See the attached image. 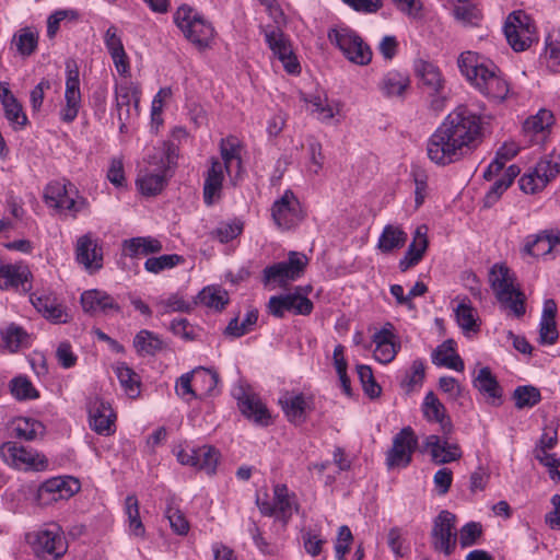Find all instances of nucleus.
I'll use <instances>...</instances> for the list:
<instances>
[{"instance_id": "8", "label": "nucleus", "mask_w": 560, "mask_h": 560, "mask_svg": "<svg viewBox=\"0 0 560 560\" xmlns=\"http://www.w3.org/2000/svg\"><path fill=\"white\" fill-rule=\"evenodd\" d=\"M308 264L303 253L290 252L288 260L267 266L262 271V281L266 285L285 287L300 279Z\"/></svg>"}, {"instance_id": "32", "label": "nucleus", "mask_w": 560, "mask_h": 560, "mask_svg": "<svg viewBox=\"0 0 560 560\" xmlns=\"http://www.w3.org/2000/svg\"><path fill=\"white\" fill-rule=\"evenodd\" d=\"M225 172L223 164L219 160H211V165L207 171L203 184V199L207 205H212L221 197Z\"/></svg>"}, {"instance_id": "23", "label": "nucleus", "mask_w": 560, "mask_h": 560, "mask_svg": "<svg viewBox=\"0 0 560 560\" xmlns=\"http://www.w3.org/2000/svg\"><path fill=\"white\" fill-rule=\"evenodd\" d=\"M90 427L98 434L109 435L115 431L116 416L108 402L95 398L89 407Z\"/></svg>"}, {"instance_id": "48", "label": "nucleus", "mask_w": 560, "mask_h": 560, "mask_svg": "<svg viewBox=\"0 0 560 560\" xmlns=\"http://www.w3.org/2000/svg\"><path fill=\"white\" fill-rule=\"evenodd\" d=\"M194 386L199 398L214 393L219 383V375L209 369L197 368L192 371Z\"/></svg>"}, {"instance_id": "62", "label": "nucleus", "mask_w": 560, "mask_h": 560, "mask_svg": "<svg viewBox=\"0 0 560 560\" xmlns=\"http://www.w3.org/2000/svg\"><path fill=\"white\" fill-rule=\"evenodd\" d=\"M551 450L536 448L534 450L535 458L548 469L552 480H560V458L550 452Z\"/></svg>"}, {"instance_id": "49", "label": "nucleus", "mask_w": 560, "mask_h": 560, "mask_svg": "<svg viewBox=\"0 0 560 560\" xmlns=\"http://www.w3.org/2000/svg\"><path fill=\"white\" fill-rule=\"evenodd\" d=\"M198 301L200 304L213 308V310H222L229 302L228 292L220 287H206L203 288L198 296Z\"/></svg>"}, {"instance_id": "54", "label": "nucleus", "mask_w": 560, "mask_h": 560, "mask_svg": "<svg viewBox=\"0 0 560 560\" xmlns=\"http://www.w3.org/2000/svg\"><path fill=\"white\" fill-rule=\"evenodd\" d=\"M80 13L74 9H60L52 12L47 19V36L52 38L56 36L61 23L77 22Z\"/></svg>"}, {"instance_id": "64", "label": "nucleus", "mask_w": 560, "mask_h": 560, "mask_svg": "<svg viewBox=\"0 0 560 560\" xmlns=\"http://www.w3.org/2000/svg\"><path fill=\"white\" fill-rule=\"evenodd\" d=\"M357 371L365 394L371 398L378 397L382 389L374 380L372 369L369 365L361 364L357 366Z\"/></svg>"}, {"instance_id": "17", "label": "nucleus", "mask_w": 560, "mask_h": 560, "mask_svg": "<svg viewBox=\"0 0 560 560\" xmlns=\"http://www.w3.org/2000/svg\"><path fill=\"white\" fill-rule=\"evenodd\" d=\"M456 516L450 511L443 510L433 521L432 545L435 550L450 556L456 546L455 533Z\"/></svg>"}, {"instance_id": "61", "label": "nucleus", "mask_w": 560, "mask_h": 560, "mask_svg": "<svg viewBox=\"0 0 560 560\" xmlns=\"http://www.w3.org/2000/svg\"><path fill=\"white\" fill-rule=\"evenodd\" d=\"M198 464L197 468L213 474L219 463L220 454L219 451L213 446L203 445L198 447Z\"/></svg>"}, {"instance_id": "11", "label": "nucleus", "mask_w": 560, "mask_h": 560, "mask_svg": "<svg viewBox=\"0 0 560 560\" xmlns=\"http://www.w3.org/2000/svg\"><path fill=\"white\" fill-rule=\"evenodd\" d=\"M560 173V153L555 151L541 158L535 167L523 174L518 184L525 194L541 191Z\"/></svg>"}, {"instance_id": "18", "label": "nucleus", "mask_w": 560, "mask_h": 560, "mask_svg": "<svg viewBox=\"0 0 560 560\" xmlns=\"http://www.w3.org/2000/svg\"><path fill=\"white\" fill-rule=\"evenodd\" d=\"M418 439L410 427L401 429L393 439V446L387 452L386 463L389 468L406 467L410 464Z\"/></svg>"}, {"instance_id": "22", "label": "nucleus", "mask_w": 560, "mask_h": 560, "mask_svg": "<svg viewBox=\"0 0 560 560\" xmlns=\"http://www.w3.org/2000/svg\"><path fill=\"white\" fill-rule=\"evenodd\" d=\"M77 261L93 273L103 266V253L97 240L91 233L79 237L75 247Z\"/></svg>"}, {"instance_id": "60", "label": "nucleus", "mask_w": 560, "mask_h": 560, "mask_svg": "<svg viewBox=\"0 0 560 560\" xmlns=\"http://www.w3.org/2000/svg\"><path fill=\"white\" fill-rule=\"evenodd\" d=\"M387 545L396 558L405 557L409 551L406 534L400 527H392L387 533Z\"/></svg>"}, {"instance_id": "7", "label": "nucleus", "mask_w": 560, "mask_h": 560, "mask_svg": "<svg viewBox=\"0 0 560 560\" xmlns=\"http://www.w3.org/2000/svg\"><path fill=\"white\" fill-rule=\"evenodd\" d=\"M174 21L185 37L198 48L208 47L213 39L212 25L187 5L177 9Z\"/></svg>"}, {"instance_id": "13", "label": "nucleus", "mask_w": 560, "mask_h": 560, "mask_svg": "<svg viewBox=\"0 0 560 560\" xmlns=\"http://www.w3.org/2000/svg\"><path fill=\"white\" fill-rule=\"evenodd\" d=\"M171 150L172 148L170 145H164L162 150L159 151L160 161L151 162L154 168L145 167L140 170L136 184L142 195L155 196L164 188L166 171L171 164H173Z\"/></svg>"}, {"instance_id": "59", "label": "nucleus", "mask_w": 560, "mask_h": 560, "mask_svg": "<svg viewBox=\"0 0 560 560\" xmlns=\"http://www.w3.org/2000/svg\"><path fill=\"white\" fill-rule=\"evenodd\" d=\"M10 390L18 400L35 399L38 397V392L25 376H16L11 380Z\"/></svg>"}, {"instance_id": "12", "label": "nucleus", "mask_w": 560, "mask_h": 560, "mask_svg": "<svg viewBox=\"0 0 560 560\" xmlns=\"http://www.w3.org/2000/svg\"><path fill=\"white\" fill-rule=\"evenodd\" d=\"M0 457L8 466L24 471H43L48 466L43 454L13 441L0 445Z\"/></svg>"}, {"instance_id": "4", "label": "nucleus", "mask_w": 560, "mask_h": 560, "mask_svg": "<svg viewBox=\"0 0 560 560\" xmlns=\"http://www.w3.org/2000/svg\"><path fill=\"white\" fill-rule=\"evenodd\" d=\"M44 200L48 207L70 214L72 218L89 209L88 199L79 194L77 187L67 180L49 183L44 190Z\"/></svg>"}, {"instance_id": "38", "label": "nucleus", "mask_w": 560, "mask_h": 560, "mask_svg": "<svg viewBox=\"0 0 560 560\" xmlns=\"http://www.w3.org/2000/svg\"><path fill=\"white\" fill-rule=\"evenodd\" d=\"M415 71L421 83L430 93H439L444 86L440 69L432 62L419 59L415 63Z\"/></svg>"}, {"instance_id": "2", "label": "nucleus", "mask_w": 560, "mask_h": 560, "mask_svg": "<svg viewBox=\"0 0 560 560\" xmlns=\"http://www.w3.org/2000/svg\"><path fill=\"white\" fill-rule=\"evenodd\" d=\"M457 66L467 81L489 101L501 103L508 98L510 83L490 59L468 50L458 56Z\"/></svg>"}, {"instance_id": "31", "label": "nucleus", "mask_w": 560, "mask_h": 560, "mask_svg": "<svg viewBox=\"0 0 560 560\" xmlns=\"http://www.w3.org/2000/svg\"><path fill=\"white\" fill-rule=\"evenodd\" d=\"M427 234V225L422 224L416 229L412 242L410 243L404 257L399 260V269L401 271H407L409 268L420 262L429 244Z\"/></svg>"}, {"instance_id": "47", "label": "nucleus", "mask_w": 560, "mask_h": 560, "mask_svg": "<svg viewBox=\"0 0 560 560\" xmlns=\"http://www.w3.org/2000/svg\"><path fill=\"white\" fill-rule=\"evenodd\" d=\"M164 347L163 340L155 332L142 329L133 338V348L140 355H154Z\"/></svg>"}, {"instance_id": "3", "label": "nucleus", "mask_w": 560, "mask_h": 560, "mask_svg": "<svg viewBox=\"0 0 560 560\" xmlns=\"http://www.w3.org/2000/svg\"><path fill=\"white\" fill-rule=\"evenodd\" d=\"M488 280L501 304L517 316L524 314L523 293L516 288L514 273L506 265L494 264L489 270Z\"/></svg>"}, {"instance_id": "44", "label": "nucleus", "mask_w": 560, "mask_h": 560, "mask_svg": "<svg viewBox=\"0 0 560 560\" xmlns=\"http://www.w3.org/2000/svg\"><path fill=\"white\" fill-rule=\"evenodd\" d=\"M520 151V147L514 141L504 142L497 151L494 160L483 172V177L491 180L504 167L505 163L512 160Z\"/></svg>"}, {"instance_id": "10", "label": "nucleus", "mask_w": 560, "mask_h": 560, "mask_svg": "<svg viewBox=\"0 0 560 560\" xmlns=\"http://www.w3.org/2000/svg\"><path fill=\"white\" fill-rule=\"evenodd\" d=\"M504 35L515 51H524L537 40L536 26L533 19L524 11L509 14L504 23Z\"/></svg>"}, {"instance_id": "36", "label": "nucleus", "mask_w": 560, "mask_h": 560, "mask_svg": "<svg viewBox=\"0 0 560 560\" xmlns=\"http://www.w3.org/2000/svg\"><path fill=\"white\" fill-rule=\"evenodd\" d=\"M307 109L322 122H330L340 113V104L330 102L325 95L303 96Z\"/></svg>"}, {"instance_id": "52", "label": "nucleus", "mask_w": 560, "mask_h": 560, "mask_svg": "<svg viewBox=\"0 0 560 560\" xmlns=\"http://www.w3.org/2000/svg\"><path fill=\"white\" fill-rule=\"evenodd\" d=\"M454 312L456 322L464 331H476L478 329L477 312L469 301L463 300L459 302Z\"/></svg>"}, {"instance_id": "27", "label": "nucleus", "mask_w": 560, "mask_h": 560, "mask_svg": "<svg viewBox=\"0 0 560 560\" xmlns=\"http://www.w3.org/2000/svg\"><path fill=\"white\" fill-rule=\"evenodd\" d=\"M311 402L310 397L295 392H285L279 398V404L288 420L294 423H301L305 420L306 411L311 409Z\"/></svg>"}, {"instance_id": "19", "label": "nucleus", "mask_w": 560, "mask_h": 560, "mask_svg": "<svg viewBox=\"0 0 560 560\" xmlns=\"http://www.w3.org/2000/svg\"><path fill=\"white\" fill-rule=\"evenodd\" d=\"M267 308L272 316L282 318L287 312L296 315H308L313 311V303L298 289L293 293L271 296Z\"/></svg>"}, {"instance_id": "42", "label": "nucleus", "mask_w": 560, "mask_h": 560, "mask_svg": "<svg viewBox=\"0 0 560 560\" xmlns=\"http://www.w3.org/2000/svg\"><path fill=\"white\" fill-rule=\"evenodd\" d=\"M240 143L234 137L221 139L220 152L223 162L224 170L226 173L232 174L235 171L237 174L242 168V160L240 154Z\"/></svg>"}, {"instance_id": "6", "label": "nucleus", "mask_w": 560, "mask_h": 560, "mask_svg": "<svg viewBox=\"0 0 560 560\" xmlns=\"http://www.w3.org/2000/svg\"><path fill=\"white\" fill-rule=\"evenodd\" d=\"M327 36L350 62L358 66H366L371 62L372 50L355 31L348 26H336L328 31Z\"/></svg>"}, {"instance_id": "9", "label": "nucleus", "mask_w": 560, "mask_h": 560, "mask_svg": "<svg viewBox=\"0 0 560 560\" xmlns=\"http://www.w3.org/2000/svg\"><path fill=\"white\" fill-rule=\"evenodd\" d=\"M140 86L132 81L124 80L115 84V109L119 121V131L126 132L132 119L139 116Z\"/></svg>"}, {"instance_id": "20", "label": "nucleus", "mask_w": 560, "mask_h": 560, "mask_svg": "<svg viewBox=\"0 0 560 560\" xmlns=\"http://www.w3.org/2000/svg\"><path fill=\"white\" fill-rule=\"evenodd\" d=\"M372 342L375 345L373 351L374 359L382 364L392 362L401 347L400 340L390 323H386L373 334Z\"/></svg>"}, {"instance_id": "14", "label": "nucleus", "mask_w": 560, "mask_h": 560, "mask_svg": "<svg viewBox=\"0 0 560 560\" xmlns=\"http://www.w3.org/2000/svg\"><path fill=\"white\" fill-rule=\"evenodd\" d=\"M271 217L276 225L282 230H290L302 222L304 213L299 199L292 190H285L284 194L273 202Z\"/></svg>"}, {"instance_id": "21", "label": "nucleus", "mask_w": 560, "mask_h": 560, "mask_svg": "<svg viewBox=\"0 0 560 560\" xmlns=\"http://www.w3.org/2000/svg\"><path fill=\"white\" fill-rule=\"evenodd\" d=\"M553 122V114L545 108L528 117L523 124V136L526 142L528 144H544L550 135Z\"/></svg>"}, {"instance_id": "16", "label": "nucleus", "mask_w": 560, "mask_h": 560, "mask_svg": "<svg viewBox=\"0 0 560 560\" xmlns=\"http://www.w3.org/2000/svg\"><path fill=\"white\" fill-rule=\"evenodd\" d=\"M66 72L65 104L59 115L62 121L72 122L81 108L80 77L74 61H67Z\"/></svg>"}, {"instance_id": "34", "label": "nucleus", "mask_w": 560, "mask_h": 560, "mask_svg": "<svg viewBox=\"0 0 560 560\" xmlns=\"http://www.w3.org/2000/svg\"><path fill=\"white\" fill-rule=\"evenodd\" d=\"M421 409L423 417L430 422L439 423L444 434L452 431V423L446 415V409L433 392L425 395Z\"/></svg>"}, {"instance_id": "33", "label": "nucleus", "mask_w": 560, "mask_h": 560, "mask_svg": "<svg viewBox=\"0 0 560 560\" xmlns=\"http://www.w3.org/2000/svg\"><path fill=\"white\" fill-rule=\"evenodd\" d=\"M409 77L400 71L390 70L386 72L378 81L377 88L382 95L387 98L404 97L409 89Z\"/></svg>"}, {"instance_id": "46", "label": "nucleus", "mask_w": 560, "mask_h": 560, "mask_svg": "<svg viewBox=\"0 0 560 560\" xmlns=\"http://www.w3.org/2000/svg\"><path fill=\"white\" fill-rule=\"evenodd\" d=\"M140 505L136 495L130 494L125 499V515L127 517L128 532L135 537L144 538L145 527L140 517Z\"/></svg>"}, {"instance_id": "28", "label": "nucleus", "mask_w": 560, "mask_h": 560, "mask_svg": "<svg viewBox=\"0 0 560 560\" xmlns=\"http://www.w3.org/2000/svg\"><path fill=\"white\" fill-rule=\"evenodd\" d=\"M424 447L436 464H446L462 457V451L455 443H450L439 435H429L424 441Z\"/></svg>"}, {"instance_id": "45", "label": "nucleus", "mask_w": 560, "mask_h": 560, "mask_svg": "<svg viewBox=\"0 0 560 560\" xmlns=\"http://www.w3.org/2000/svg\"><path fill=\"white\" fill-rule=\"evenodd\" d=\"M31 301L33 305L46 318L55 323H66L67 314L62 306L56 302V299L49 295H32Z\"/></svg>"}, {"instance_id": "29", "label": "nucleus", "mask_w": 560, "mask_h": 560, "mask_svg": "<svg viewBox=\"0 0 560 560\" xmlns=\"http://www.w3.org/2000/svg\"><path fill=\"white\" fill-rule=\"evenodd\" d=\"M80 486L77 479L72 477H56L46 480L39 488V497L50 495L52 501L63 500L72 497Z\"/></svg>"}, {"instance_id": "24", "label": "nucleus", "mask_w": 560, "mask_h": 560, "mask_svg": "<svg viewBox=\"0 0 560 560\" xmlns=\"http://www.w3.org/2000/svg\"><path fill=\"white\" fill-rule=\"evenodd\" d=\"M81 305L91 315L120 312V306L107 292L98 289L86 290L81 294Z\"/></svg>"}, {"instance_id": "37", "label": "nucleus", "mask_w": 560, "mask_h": 560, "mask_svg": "<svg viewBox=\"0 0 560 560\" xmlns=\"http://www.w3.org/2000/svg\"><path fill=\"white\" fill-rule=\"evenodd\" d=\"M122 250L129 257L148 256L163 250L162 242L152 236H138L122 242Z\"/></svg>"}, {"instance_id": "1", "label": "nucleus", "mask_w": 560, "mask_h": 560, "mask_svg": "<svg viewBox=\"0 0 560 560\" xmlns=\"http://www.w3.org/2000/svg\"><path fill=\"white\" fill-rule=\"evenodd\" d=\"M481 116L465 105L453 109L430 136L427 143L428 158L436 165L454 163L481 140Z\"/></svg>"}, {"instance_id": "35", "label": "nucleus", "mask_w": 560, "mask_h": 560, "mask_svg": "<svg viewBox=\"0 0 560 560\" xmlns=\"http://www.w3.org/2000/svg\"><path fill=\"white\" fill-rule=\"evenodd\" d=\"M474 386L492 405H500L502 390L489 368H481L474 377Z\"/></svg>"}, {"instance_id": "43", "label": "nucleus", "mask_w": 560, "mask_h": 560, "mask_svg": "<svg viewBox=\"0 0 560 560\" xmlns=\"http://www.w3.org/2000/svg\"><path fill=\"white\" fill-rule=\"evenodd\" d=\"M407 241V233L399 226L387 224L377 241V248L388 254L395 249L401 248Z\"/></svg>"}, {"instance_id": "5", "label": "nucleus", "mask_w": 560, "mask_h": 560, "mask_svg": "<svg viewBox=\"0 0 560 560\" xmlns=\"http://www.w3.org/2000/svg\"><path fill=\"white\" fill-rule=\"evenodd\" d=\"M261 33L264 34L265 43L271 51V61L280 62L288 74H300L301 63L289 35L277 26L262 27Z\"/></svg>"}, {"instance_id": "41", "label": "nucleus", "mask_w": 560, "mask_h": 560, "mask_svg": "<svg viewBox=\"0 0 560 560\" xmlns=\"http://www.w3.org/2000/svg\"><path fill=\"white\" fill-rule=\"evenodd\" d=\"M196 304V301L185 299V296L178 292L160 296L154 303L160 315L174 312L189 313Z\"/></svg>"}, {"instance_id": "63", "label": "nucleus", "mask_w": 560, "mask_h": 560, "mask_svg": "<svg viewBox=\"0 0 560 560\" xmlns=\"http://www.w3.org/2000/svg\"><path fill=\"white\" fill-rule=\"evenodd\" d=\"M425 375L424 363L422 360H415L410 370L406 373L402 381V386L407 392L413 390L416 387L422 385Z\"/></svg>"}, {"instance_id": "39", "label": "nucleus", "mask_w": 560, "mask_h": 560, "mask_svg": "<svg viewBox=\"0 0 560 560\" xmlns=\"http://www.w3.org/2000/svg\"><path fill=\"white\" fill-rule=\"evenodd\" d=\"M273 501L277 517L287 522L298 510L295 494L285 485L278 483L273 487Z\"/></svg>"}, {"instance_id": "26", "label": "nucleus", "mask_w": 560, "mask_h": 560, "mask_svg": "<svg viewBox=\"0 0 560 560\" xmlns=\"http://www.w3.org/2000/svg\"><path fill=\"white\" fill-rule=\"evenodd\" d=\"M31 271L26 266L13 264H0V289L23 290L31 289L28 280Z\"/></svg>"}, {"instance_id": "51", "label": "nucleus", "mask_w": 560, "mask_h": 560, "mask_svg": "<svg viewBox=\"0 0 560 560\" xmlns=\"http://www.w3.org/2000/svg\"><path fill=\"white\" fill-rule=\"evenodd\" d=\"M1 336L4 347L11 352H15L20 348L26 347L30 341L28 334L15 324H10L5 327V329L2 330Z\"/></svg>"}, {"instance_id": "50", "label": "nucleus", "mask_w": 560, "mask_h": 560, "mask_svg": "<svg viewBox=\"0 0 560 560\" xmlns=\"http://www.w3.org/2000/svg\"><path fill=\"white\" fill-rule=\"evenodd\" d=\"M44 431L43 424L33 418H18L13 421V433L15 438L25 441H33Z\"/></svg>"}, {"instance_id": "15", "label": "nucleus", "mask_w": 560, "mask_h": 560, "mask_svg": "<svg viewBox=\"0 0 560 560\" xmlns=\"http://www.w3.org/2000/svg\"><path fill=\"white\" fill-rule=\"evenodd\" d=\"M38 556L61 557L67 550L66 538L61 527L56 523L45 524L35 534L32 541Z\"/></svg>"}, {"instance_id": "40", "label": "nucleus", "mask_w": 560, "mask_h": 560, "mask_svg": "<svg viewBox=\"0 0 560 560\" xmlns=\"http://www.w3.org/2000/svg\"><path fill=\"white\" fill-rule=\"evenodd\" d=\"M432 362L435 365L445 366L457 372H462L464 370V362L456 353L455 342L452 339L445 340L434 350L432 354Z\"/></svg>"}, {"instance_id": "53", "label": "nucleus", "mask_w": 560, "mask_h": 560, "mask_svg": "<svg viewBox=\"0 0 560 560\" xmlns=\"http://www.w3.org/2000/svg\"><path fill=\"white\" fill-rule=\"evenodd\" d=\"M184 262V257L177 254L161 255L150 257L144 261V269L150 273L158 275L164 270H170Z\"/></svg>"}, {"instance_id": "57", "label": "nucleus", "mask_w": 560, "mask_h": 560, "mask_svg": "<svg viewBox=\"0 0 560 560\" xmlns=\"http://www.w3.org/2000/svg\"><path fill=\"white\" fill-rule=\"evenodd\" d=\"M513 398L515 400V406L518 409L523 408H532L535 405H537L540 399L541 395L540 392L530 385L525 386H518L513 394Z\"/></svg>"}, {"instance_id": "58", "label": "nucleus", "mask_w": 560, "mask_h": 560, "mask_svg": "<svg viewBox=\"0 0 560 560\" xmlns=\"http://www.w3.org/2000/svg\"><path fill=\"white\" fill-rule=\"evenodd\" d=\"M115 372L125 392L130 397H135L139 392L138 375L125 363H119L115 368Z\"/></svg>"}, {"instance_id": "25", "label": "nucleus", "mask_w": 560, "mask_h": 560, "mask_svg": "<svg viewBox=\"0 0 560 560\" xmlns=\"http://www.w3.org/2000/svg\"><path fill=\"white\" fill-rule=\"evenodd\" d=\"M240 390L242 393L236 397L242 413L256 424L268 425L270 423V413L259 396L252 392Z\"/></svg>"}, {"instance_id": "56", "label": "nucleus", "mask_w": 560, "mask_h": 560, "mask_svg": "<svg viewBox=\"0 0 560 560\" xmlns=\"http://www.w3.org/2000/svg\"><path fill=\"white\" fill-rule=\"evenodd\" d=\"M453 13L463 25H477L481 20V11L467 0H457Z\"/></svg>"}, {"instance_id": "30", "label": "nucleus", "mask_w": 560, "mask_h": 560, "mask_svg": "<svg viewBox=\"0 0 560 560\" xmlns=\"http://www.w3.org/2000/svg\"><path fill=\"white\" fill-rule=\"evenodd\" d=\"M560 250V235L552 233H539L526 238L524 253L534 257L553 255Z\"/></svg>"}, {"instance_id": "55", "label": "nucleus", "mask_w": 560, "mask_h": 560, "mask_svg": "<svg viewBox=\"0 0 560 560\" xmlns=\"http://www.w3.org/2000/svg\"><path fill=\"white\" fill-rule=\"evenodd\" d=\"M38 35L30 27L21 28L13 36V44L22 56L32 55L37 48Z\"/></svg>"}]
</instances>
